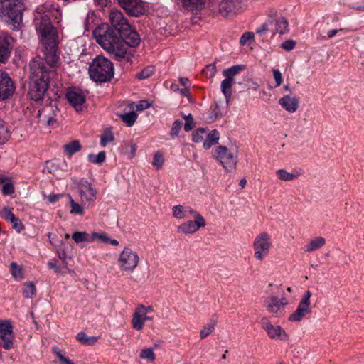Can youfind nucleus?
I'll list each match as a JSON object with an SVG mask.
<instances>
[{
    "label": "nucleus",
    "mask_w": 364,
    "mask_h": 364,
    "mask_svg": "<svg viewBox=\"0 0 364 364\" xmlns=\"http://www.w3.org/2000/svg\"><path fill=\"white\" fill-rule=\"evenodd\" d=\"M152 165L155 169L159 170L164 165V161H153Z\"/></svg>",
    "instance_id": "338daca9"
},
{
    "label": "nucleus",
    "mask_w": 364,
    "mask_h": 364,
    "mask_svg": "<svg viewBox=\"0 0 364 364\" xmlns=\"http://www.w3.org/2000/svg\"><path fill=\"white\" fill-rule=\"evenodd\" d=\"M182 127V122L179 120H176L172 126L171 130V135L172 136H178L179 131L181 130Z\"/></svg>",
    "instance_id": "4d7b16f0"
},
{
    "label": "nucleus",
    "mask_w": 364,
    "mask_h": 364,
    "mask_svg": "<svg viewBox=\"0 0 364 364\" xmlns=\"http://www.w3.org/2000/svg\"><path fill=\"white\" fill-rule=\"evenodd\" d=\"M312 293L307 290L302 296L296 309L291 313L288 318L289 321L299 322L306 314L311 313V297Z\"/></svg>",
    "instance_id": "9d476101"
},
{
    "label": "nucleus",
    "mask_w": 364,
    "mask_h": 364,
    "mask_svg": "<svg viewBox=\"0 0 364 364\" xmlns=\"http://www.w3.org/2000/svg\"><path fill=\"white\" fill-rule=\"evenodd\" d=\"M64 196V194L59 193V194H50L49 196H46V194H43V198L46 199H48L49 203H55L57 201H58L61 198Z\"/></svg>",
    "instance_id": "13d9d810"
},
{
    "label": "nucleus",
    "mask_w": 364,
    "mask_h": 364,
    "mask_svg": "<svg viewBox=\"0 0 364 364\" xmlns=\"http://www.w3.org/2000/svg\"><path fill=\"white\" fill-rule=\"evenodd\" d=\"M118 3L130 16L138 17L145 13V5L141 0H118Z\"/></svg>",
    "instance_id": "4468645a"
},
{
    "label": "nucleus",
    "mask_w": 364,
    "mask_h": 364,
    "mask_svg": "<svg viewBox=\"0 0 364 364\" xmlns=\"http://www.w3.org/2000/svg\"><path fill=\"white\" fill-rule=\"evenodd\" d=\"M262 328L267 333L271 339L287 341L289 336L279 325H274L269 318L262 317L260 320Z\"/></svg>",
    "instance_id": "9b49d317"
},
{
    "label": "nucleus",
    "mask_w": 364,
    "mask_h": 364,
    "mask_svg": "<svg viewBox=\"0 0 364 364\" xmlns=\"http://www.w3.org/2000/svg\"><path fill=\"white\" fill-rule=\"evenodd\" d=\"M276 174L280 180L290 181L297 178L301 175V173L295 170L289 173L284 169H279L277 171Z\"/></svg>",
    "instance_id": "c756f323"
},
{
    "label": "nucleus",
    "mask_w": 364,
    "mask_h": 364,
    "mask_svg": "<svg viewBox=\"0 0 364 364\" xmlns=\"http://www.w3.org/2000/svg\"><path fill=\"white\" fill-rule=\"evenodd\" d=\"M71 206L70 213L72 214H77L80 215H84V208L82 207L83 204L82 205L78 204L77 203L75 202V200L72 198L70 195H68Z\"/></svg>",
    "instance_id": "4c0bfd02"
},
{
    "label": "nucleus",
    "mask_w": 364,
    "mask_h": 364,
    "mask_svg": "<svg viewBox=\"0 0 364 364\" xmlns=\"http://www.w3.org/2000/svg\"><path fill=\"white\" fill-rule=\"evenodd\" d=\"M64 151L66 153L68 157H71L73 154L80 151L81 146L80 141L77 140L73 141L72 142L65 144L63 146Z\"/></svg>",
    "instance_id": "2f4dec72"
},
{
    "label": "nucleus",
    "mask_w": 364,
    "mask_h": 364,
    "mask_svg": "<svg viewBox=\"0 0 364 364\" xmlns=\"http://www.w3.org/2000/svg\"><path fill=\"white\" fill-rule=\"evenodd\" d=\"M50 9V4L45 3L38 6L35 11L33 23L36 30L40 36L42 44H49L55 46L58 35L50 22V15L47 14Z\"/></svg>",
    "instance_id": "f03ea898"
},
{
    "label": "nucleus",
    "mask_w": 364,
    "mask_h": 364,
    "mask_svg": "<svg viewBox=\"0 0 364 364\" xmlns=\"http://www.w3.org/2000/svg\"><path fill=\"white\" fill-rule=\"evenodd\" d=\"M242 67L240 65H234L232 66L230 68H228L226 70H224L223 71V75L225 77V78L229 79V80H235L234 77L240 73V70H242Z\"/></svg>",
    "instance_id": "f704fd0d"
},
{
    "label": "nucleus",
    "mask_w": 364,
    "mask_h": 364,
    "mask_svg": "<svg viewBox=\"0 0 364 364\" xmlns=\"http://www.w3.org/2000/svg\"><path fill=\"white\" fill-rule=\"evenodd\" d=\"M296 46V42L293 40H287L282 44L281 45V47L287 50V51H291Z\"/></svg>",
    "instance_id": "bf43d9fd"
},
{
    "label": "nucleus",
    "mask_w": 364,
    "mask_h": 364,
    "mask_svg": "<svg viewBox=\"0 0 364 364\" xmlns=\"http://www.w3.org/2000/svg\"><path fill=\"white\" fill-rule=\"evenodd\" d=\"M272 28L271 27L270 19H269L268 21L265 22L260 27H259L257 29L256 33L257 34H259V36H263L267 31H271L272 32Z\"/></svg>",
    "instance_id": "5fc2aeb1"
},
{
    "label": "nucleus",
    "mask_w": 364,
    "mask_h": 364,
    "mask_svg": "<svg viewBox=\"0 0 364 364\" xmlns=\"http://www.w3.org/2000/svg\"><path fill=\"white\" fill-rule=\"evenodd\" d=\"M94 2L96 6L103 9L107 5L108 3L110 2V0H94Z\"/></svg>",
    "instance_id": "69168bd1"
},
{
    "label": "nucleus",
    "mask_w": 364,
    "mask_h": 364,
    "mask_svg": "<svg viewBox=\"0 0 364 364\" xmlns=\"http://www.w3.org/2000/svg\"><path fill=\"white\" fill-rule=\"evenodd\" d=\"M48 83L37 82L30 80L28 95L31 100L39 101L42 100L48 88Z\"/></svg>",
    "instance_id": "6ab92c4d"
},
{
    "label": "nucleus",
    "mask_w": 364,
    "mask_h": 364,
    "mask_svg": "<svg viewBox=\"0 0 364 364\" xmlns=\"http://www.w3.org/2000/svg\"><path fill=\"white\" fill-rule=\"evenodd\" d=\"M55 75L54 69H48L41 58H35L30 63V80L37 82H49Z\"/></svg>",
    "instance_id": "39448f33"
},
{
    "label": "nucleus",
    "mask_w": 364,
    "mask_h": 364,
    "mask_svg": "<svg viewBox=\"0 0 364 364\" xmlns=\"http://www.w3.org/2000/svg\"><path fill=\"white\" fill-rule=\"evenodd\" d=\"M66 97L69 103L76 110L82 112L85 108V95L78 90H70L68 91Z\"/></svg>",
    "instance_id": "f3484780"
},
{
    "label": "nucleus",
    "mask_w": 364,
    "mask_h": 364,
    "mask_svg": "<svg viewBox=\"0 0 364 364\" xmlns=\"http://www.w3.org/2000/svg\"><path fill=\"white\" fill-rule=\"evenodd\" d=\"M23 294L26 298H32L36 295V287L31 283H25L23 284Z\"/></svg>",
    "instance_id": "79ce46f5"
},
{
    "label": "nucleus",
    "mask_w": 364,
    "mask_h": 364,
    "mask_svg": "<svg viewBox=\"0 0 364 364\" xmlns=\"http://www.w3.org/2000/svg\"><path fill=\"white\" fill-rule=\"evenodd\" d=\"M119 117L128 127H132L137 119V114L134 112H130L120 114Z\"/></svg>",
    "instance_id": "c9c22d12"
},
{
    "label": "nucleus",
    "mask_w": 364,
    "mask_h": 364,
    "mask_svg": "<svg viewBox=\"0 0 364 364\" xmlns=\"http://www.w3.org/2000/svg\"><path fill=\"white\" fill-rule=\"evenodd\" d=\"M46 49L45 60L46 63L50 65L49 69H54L58 61V56L56 54V49L58 47V41L55 40V46H51L49 44H42Z\"/></svg>",
    "instance_id": "b1692460"
},
{
    "label": "nucleus",
    "mask_w": 364,
    "mask_h": 364,
    "mask_svg": "<svg viewBox=\"0 0 364 364\" xmlns=\"http://www.w3.org/2000/svg\"><path fill=\"white\" fill-rule=\"evenodd\" d=\"M273 76L276 82L275 87H277L282 83V75L278 70H273Z\"/></svg>",
    "instance_id": "680f3d73"
},
{
    "label": "nucleus",
    "mask_w": 364,
    "mask_h": 364,
    "mask_svg": "<svg viewBox=\"0 0 364 364\" xmlns=\"http://www.w3.org/2000/svg\"><path fill=\"white\" fill-rule=\"evenodd\" d=\"M216 326V321H211L209 323L205 325L200 332V337L201 339H204L210 336L215 329Z\"/></svg>",
    "instance_id": "473e14b6"
},
{
    "label": "nucleus",
    "mask_w": 364,
    "mask_h": 364,
    "mask_svg": "<svg viewBox=\"0 0 364 364\" xmlns=\"http://www.w3.org/2000/svg\"><path fill=\"white\" fill-rule=\"evenodd\" d=\"M14 39L6 33L0 34V63H4L10 58Z\"/></svg>",
    "instance_id": "2eb2a0df"
},
{
    "label": "nucleus",
    "mask_w": 364,
    "mask_h": 364,
    "mask_svg": "<svg viewBox=\"0 0 364 364\" xmlns=\"http://www.w3.org/2000/svg\"><path fill=\"white\" fill-rule=\"evenodd\" d=\"M192 216L194 220H188L178 226L177 230L178 232L186 235L193 234L200 228L205 226V220L198 212H196Z\"/></svg>",
    "instance_id": "f8f14e48"
},
{
    "label": "nucleus",
    "mask_w": 364,
    "mask_h": 364,
    "mask_svg": "<svg viewBox=\"0 0 364 364\" xmlns=\"http://www.w3.org/2000/svg\"><path fill=\"white\" fill-rule=\"evenodd\" d=\"M48 4H50V11H48L47 14L50 15V17L52 16L57 23H59L62 15L59 7L53 8V5L50 3Z\"/></svg>",
    "instance_id": "a18cd8bd"
},
{
    "label": "nucleus",
    "mask_w": 364,
    "mask_h": 364,
    "mask_svg": "<svg viewBox=\"0 0 364 364\" xmlns=\"http://www.w3.org/2000/svg\"><path fill=\"white\" fill-rule=\"evenodd\" d=\"M183 117L185 119L184 129L186 132L192 130L195 127L192 115L191 114H189L188 116L183 115Z\"/></svg>",
    "instance_id": "8fccbe9b"
},
{
    "label": "nucleus",
    "mask_w": 364,
    "mask_h": 364,
    "mask_svg": "<svg viewBox=\"0 0 364 364\" xmlns=\"http://www.w3.org/2000/svg\"><path fill=\"white\" fill-rule=\"evenodd\" d=\"M0 334L1 336L13 335V327L9 321L0 320Z\"/></svg>",
    "instance_id": "e433bc0d"
},
{
    "label": "nucleus",
    "mask_w": 364,
    "mask_h": 364,
    "mask_svg": "<svg viewBox=\"0 0 364 364\" xmlns=\"http://www.w3.org/2000/svg\"><path fill=\"white\" fill-rule=\"evenodd\" d=\"M326 244V239L323 237H316L311 240L304 247V251L310 253L321 247Z\"/></svg>",
    "instance_id": "cd10ccee"
},
{
    "label": "nucleus",
    "mask_w": 364,
    "mask_h": 364,
    "mask_svg": "<svg viewBox=\"0 0 364 364\" xmlns=\"http://www.w3.org/2000/svg\"><path fill=\"white\" fill-rule=\"evenodd\" d=\"M0 346L7 350L14 348V336H1V337H0Z\"/></svg>",
    "instance_id": "ea45409f"
},
{
    "label": "nucleus",
    "mask_w": 364,
    "mask_h": 364,
    "mask_svg": "<svg viewBox=\"0 0 364 364\" xmlns=\"http://www.w3.org/2000/svg\"><path fill=\"white\" fill-rule=\"evenodd\" d=\"M26 9L25 0H10L0 7V18L14 31L23 25V14Z\"/></svg>",
    "instance_id": "7ed1b4c3"
},
{
    "label": "nucleus",
    "mask_w": 364,
    "mask_h": 364,
    "mask_svg": "<svg viewBox=\"0 0 364 364\" xmlns=\"http://www.w3.org/2000/svg\"><path fill=\"white\" fill-rule=\"evenodd\" d=\"M14 190L15 188L11 178L9 181L4 184L1 192L4 196H9L14 193Z\"/></svg>",
    "instance_id": "49530a36"
},
{
    "label": "nucleus",
    "mask_w": 364,
    "mask_h": 364,
    "mask_svg": "<svg viewBox=\"0 0 364 364\" xmlns=\"http://www.w3.org/2000/svg\"><path fill=\"white\" fill-rule=\"evenodd\" d=\"M77 339L81 343L86 345H93L97 341L96 337H88L84 332L79 333L77 336Z\"/></svg>",
    "instance_id": "a19ab883"
},
{
    "label": "nucleus",
    "mask_w": 364,
    "mask_h": 364,
    "mask_svg": "<svg viewBox=\"0 0 364 364\" xmlns=\"http://www.w3.org/2000/svg\"><path fill=\"white\" fill-rule=\"evenodd\" d=\"M215 154L218 158H226L227 159H233L239 157L237 148L234 145H231L229 148L220 146L215 149Z\"/></svg>",
    "instance_id": "393cba45"
},
{
    "label": "nucleus",
    "mask_w": 364,
    "mask_h": 364,
    "mask_svg": "<svg viewBox=\"0 0 364 364\" xmlns=\"http://www.w3.org/2000/svg\"><path fill=\"white\" fill-rule=\"evenodd\" d=\"M72 239L76 242H92L91 235L85 232H75L72 235Z\"/></svg>",
    "instance_id": "72a5a7b5"
},
{
    "label": "nucleus",
    "mask_w": 364,
    "mask_h": 364,
    "mask_svg": "<svg viewBox=\"0 0 364 364\" xmlns=\"http://www.w3.org/2000/svg\"><path fill=\"white\" fill-rule=\"evenodd\" d=\"M254 38V33L252 32H245L240 38V43L241 45L249 44Z\"/></svg>",
    "instance_id": "6e6d98bb"
},
{
    "label": "nucleus",
    "mask_w": 364,
    "mask_h": 364,
    "mask_svg": "<svg viewBox=\"0 0 364 364\" xmlns=\"http://www.w3.org/2000/svg\"><path fill=\"white\" fill-rule=\"evenodd\" d=\"M153 311L154 308L151 306L138 305L132 315L131 321L132 328L138 331H141L144 327L145 322L153 319L151 316H148L149 313Z\"/></svg>",
    "instance_id": "1a4fd4ad"
},
{
    "label": "nucleus",
    "mask_w": 364,
    "mask_h": 364,
    "mask_svg": "<svg viewBox=\"0 0 364 364\" xmlns=\"http://www.w3.org/2000/svg\"><path fill=\"white\" fill-rule=\"evenodd\" d=\"M139 357L142 360L152 363L156 359V355L152 348H144L141 350Z\"/></svg>",
    "instance_id": "58836bf2"
},
{
    "label": "nucleus",
    "mask_w": 364,
    "mask_h": 364,
    "mask_svg": "<svg viewBox=\"0 0 364 364\" xmlns=\"http://www.w3.org/2000/svg\"><path fill=\"white\" fill-rule=\"evenodd\" d=\"M108 16L112 28L116 30L118 33L122 31H127V29H129L130 24L120 10L117 9H111Z\"/></svg>",
    "instance_id": "ddd939ff"
},
{
    "label": "nucleus",
    "mask_w": 364,
    "mask_h": 364,
    "mask_svg": "<svg viewBox=\"0 0 364 364\" xmlns=\"http://www.w3.org/2000/svg\"><path fill=\"white\" fill-rule=\"evenodd\" d=\"M270 25L272 28V34L279 33L282 35L289 31L288 21L282 16L275 15L274 17L271 18Z\"/></svg>",
    "instance_id": "aec40b11"
},
{
    "label": "nucleus",
    "mask_w": 364,
    "mask_h": 364,
    "mask_svg": "<svg viewBox=\"0 0 364 364\" xmlns=\"http://www.w3.org/2000/svg\"><path fill=\"white\" fill-rule=\"evenodd\" d=\"M127 31H122L119 34L120 35V38L123 41V43L126 46V45L129 47H136L139 45L140 42V38L137 32L133 29L129 25V29Z\"/></svg>",
    "instance_id": "4be33fe9"
},
{
    "label": "nucleus",
    "mask_w": 364,
    "mask_h": 364,
    "mask_svg": "<svg viewBox=\"0 0 364 364\" xmlns=\"http://www.w3.org/2000/svg\"><path fill=\"white\" fill-rule=\"evenodd\" d=\"M9 136V132L4 125V120L0 118V144H4Z\"/></svg>",
    "instance_id": "c03bdc74"
},
{
    "label": "nucleus",
    "mask_w": 364,
    "mask_h": 364,
    "mask_svg": "<svg viewBox=\"0 0 364 364\" xmlns=\"http://www.w3.org/2000/svg\"><path fill=\"white\" fill-rule=\"evenodd\" d=\"M204 134H205V129H197L193 134V140L195 142H200L203 139Z\"/></svg>",
    "instance_id": "052dcab7"
},
{
    "label": "nucleus",
    "mask_w": 364,
    "mask_h": 364,
    "mask_svg": "<svg viewBox=\"0 0 364 364\" xmlns=\"http://www.w3.org/2000/svg\"><path fill=\"white\" fill-rule=\"evenodd\" d=\"M114 139V135L109 129L105 130L101 135L100 144L102 146H105L107 144L113 141Z\"/></svg>",
    "instance_id": "37998d69"
},
{
    "label": "nucleus",
    "mask_w": 364,
    "mask_h": 364,
    "mask_svg": "<svg viewBox=\"0 0 364 364\" xmlns=\"http://www.w3.org/2000/svg\"><path fill=\"white\" fill-rule=\"evenodd\" d=\"M272 246L271 235L264 231L259 232L252 242L254 257L257 261H263L269 255Z\"/></svg>",
    "instance_id": "423d86ee"
},
{
    "label": "nucleus",
    "mask_w": 364,
    "mask_h": 364,
    "mask_svg": "<svg viewBox=\"0 0 364 364\" xmlns=\"http://www.w3.org/2000/svg\"><path fill=\"white\" fill-rule=\"evenodd\" d=\"M289 304L285 297L279 299L277 296L271 294L264 299L263 306L273 317H280L284 314V308Z\"/></svg>",
    "instance_id": "6e6552de"
},
{
    "label": "nucleus",
    "mask_w": 364,
    "mask_h": 364,
    "mask_svg": "<svg viewBox=\"0 0 364 364\" xmlns=\"http://www.w3.org/2000/svg\"><path fill=\"white\" fill-rule=\"evenodd\" d=\"M15 90L14 84L9 75L0 70V101L10 97Z\"/></svg>",
    "instance_id": "dca6fc26"
},
{
    "label": "nucleus",
    "mask_w": 364,
    "mask_h": 364,
    "mask_svg": "<svg viewBox=\"0 0 364 364\" xmlns=\"http://www.w3.org/2000/svg\"><path fill=\"white\" fill-rule=\"evenodd\" d=\"M219 139V133L217 130L211 131L208 135L203 142V147L205 149H210L213 145L217 144Z\"/></svg>",
    "instance_id": "7c9ffc66"
},
{
    "label": "nucleus",
    "mask_w": 364,
    "mask_h": 364,
    "mask_svg": "<svg viewBox=\"0 0 364 364\" xmlns=\"http://www.w3.org/2000/svg\"><path fill=\"white\" fill-rule=\"evenodd\" d=\"M241 8L240 0H221L219 3V12L223 16L236 13Z\"/></svg>",
    "instance_id": "412c9836"
},
{
    "label": "nucleus",
    "mask_w": 364,
    "mask_h": 364,
    "mask_svg": "<svg viewBox=\"0 0 364 364\" xmlns=\"http://www.w3.org/2000/svg\"><path fill=\"white\" fill-rule=\"evenodd\" d=\"M59 360L65 364H75L71 360L65 357L61 353H58Z\"/></svg>",
    "instance_id": "0e129e2a"
},
{
    "label": "nucleus",
    "mask_w": 364,
    "mask_h": 364,
    "mask_svg": "<svg viewBox=\"0 0 364 364\" xmlns=\"http://www.w3.org/2000/svg\"><path fill=\"white\" fill-rule=\"evenodd\" d=\"M93 36L97 43L106 51L120 60L127 55V47L123 43L120 35L107 24L102 23L93 31Z\"/></svg>",
    "instance_id": "f257e3e1"
},
{
    "label": "nucleus",
    "mask_w": 364,
    "mask_h": 364,
    "mask_svg": "<svg viewBox=\"0 0 364 364\" xmlns=\"http://www.w3.org/2000/svg\"><path fill=\"white\" fill-rule=\"evenodd\" d=\"M11 272L12 275L16 278H21L23 276L22 269L16 263L11 262Z\"/></svg>",
    "instance_id": "603ef678"
},
{
    "label": "nucleus",
    "mask_w": 364,
    "mask_h": 364,
    "mask_svg": "<svg viewBox=\"0 0 364 364\" xmlns=\"http://www.w3.org/2000/svg\"><path fill=\"white\" fill-rule=\"evenodd\" d=\"M220 164L227 172H233L236 170V161H220Z\"/></svg>",
    "instance_id": "de8ad7c7"
},
{
    "label": "nucleus",
    "mask_w": 364,
    "mask_h": 364,
    "mask_svg": "<svg viewBox=\"0 0 364 364\" xmlns=\"http://www.w3.org/2000/svg\"><path fill=\"white\" fill-rule=\"evenodd\" d=\"M91 239L92 242L98 240L102 242L106 243L107 241H109L108 235L105 232H93L91 234Z\"/></svg>",
    "instance_id": "864d4df0"
},
{
    "label": "nucleus",
    "mask_w": 364,
    "mask_h": 364,
    "mask_svg": "<svg viewBox=\"0 0 364 364\" xmlns=\"http://www.w3.org/2000/svg\"><path fill=\"white\" fill-rule=\"evenodd\" d=\"M154 72V68L152 66H149L141 70L137 74V77L141 80L149 77Z\"/></svg>",
    "instance_id": "09e8293b"
},
{
    "label": "nucleus",
    "mask_w": 364,
    "mask_h": 364,
    "mask_svg": "<svg viewBox=\"0 0 364 364\" xmlns=\"http://www.w3.org/2000/svg\"><path fill=\"white\" fill-rule=\"evenodd\" d=\"M151 106V104L149 103L146 100H141L138 102V104L136 105V108L137 111H142L147 108H149Z\"/></svg>",
    "instance_id": "e2e57ef3"
},
{
    "label": "nucleus",
    "mask_w": 364,
    "mask_h": 364,
    "mask_svg": "<svg viewBox=\"0 0 364 364\" xmlns=\"http://www.w3.org/2000/svg\"><path fill=\"white\" fill-rule=\"evenodd\" d=\"M48 266L50 269H54V271L56 273H58L60 272L59 267L57 266L56 263H55L53 262H49L48 264Z\"/></svg>",
    "instance_id": "774afa93"
},
{
    "label": "nucleus",
    "mask_w": 364,
    "mask_h": 364,
    "mask_svg": "<svg viewBox=\"0 0 364 364\" xmlns=\"http://www.w3.org/2000/svg\"><path fill=\"white\" fill-rule=\"evenodd\" d=\"M217 72L216 65L213 63L208 65L203 70L204 74L207 77L213 78Z\"/></svg>",
    "instance_id": "3c124183"
},
{
    "label": "nucleus",
    "mask_w": 364,
    "mask_h": 364,
    "mask_svg": "<svg viewBox=\"0 0 364 364\" xmlns=\"http://www.w3.org/2000/svg\"><path fill=\"white\" fill-rule=\"evenodd\" d=\"M1 215L5 220L11 223L13 229L17 232L19 233L24 230V225L21 220L14 215L10 208L4 207L1 210Z\"/></svg>",
    "instance_id": "5701e85b"
},
{
    "label": "nucleus",
    "mask_w": 364,
    "mask_h": 364,
    "mask_svg": "<svg viewBox=\"0 0 364 364\" xmlns=\"http://www.w3.org/2000/svg\"><path fill=\"white\" fill-rule=\"evenodd\" d=\"M172 211L173 217L177 219L186 218L188 217V214L192 215L197 212L191 207H185L181 205L173 206Z\"/></svg>",
    "instance_id": "bb28decb"
},
{
    "label": "nucleus",
    "mask_w": 364,
    "mask_h": 364,
    "mask_svg": "<svg viewBox=\"0 0 364 364\" xmlns=\"http://www.w3.org/2000/svg\"><path fill=\"white\" fill-rule=\"evenodd\" d=\"M234 84H235V80H229L227 78H225L221 82V85H220L221 92L225 97L227 104H228L230 100L232 93V86Z\"/></svg>",
    "instance_id": "c85d7f7f"
},
{
    "label": "nucleus",
    "mask_w": 364,
    "mask_h": 364,
    "mask_svg": "<svg viewBox=\"0 0 364 364\" xmlns=\"http://www.w3.org/2000/svg\"><path fill=\"white\" fill-rule=\"evenodd\" d=\"M279 104L288 112L294 113L298 109L299 100L287 95L279 100Z\"/></svg>",
    "instance_id": "a878e982"
},
{
    "label": "nucleus",
    "mask_w": 364,
    "mask_h": 364,
    "mask_svg": "<svg viewBox=\"0 0 364 364\" xmlns=\"http://www.w3.org/2000/svg\"><path fill=\"white\" fill-rule=\"evenodd\" d=\"M139 260L137 252L129 247H124L119 255V267L122 272H132L137 267Z\"/></svg>",
    "instance_id": "0eeeda50"
},
{
    "label": "nucleus",
    "mask_w": 364,
    "mask_h": 364,
    "mask_svg": "<svg viewBox=\"0 0 364 364\" xmlns=\"http://www.w3.org/2000/svg\"><path fill=\"white\" fill-rule=\"evenodd\" d=\"M79 191L81 202L83 205L91 203L96 198V190L92 185L87 181H82L79 184Z\"/></svg>",
    "instance_id": "a211bd4d"
},
{
    "label": "nucleus",
    "mask_w": 364,
    "mask_h": 364,
    "mask_svg": "<svg viewBox=\"0 0 364 364\" xmlns=\"http://www.w3.org/2000/svg\"><path fill=\"white\" fill-rule=\"evenodd\" d=\"M89 75L95 82L109 81L114 76L113 64L109 59L98 55L90 64Z\"/></svg>",
    "instance_id": "20e7f679"
}]
</instances>
